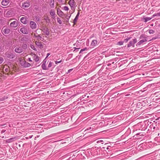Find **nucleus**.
Returning a JSON list of instances; mask_svg holds the SVG:
<instances>
[{"mask_svg": "<svg viewBox=\"0 0 160 160\" xmlns=\"http://www.w3.org/2000/svg\"><path fill=\"white\" fill-rule=\"evenodd\" d=\"M0 69L1 72H3L5 74L10 75H12L14 72L17 71L18 68L16 65L11 64L9 66L7 65H2Z\"/></svg>", "mask_w": 160, "mask_h": 160, "instance_id": "nucleus-1", "label": "nucleus"}, {"mask_svg": "<svg viewBox=\"0 0 160 160\" xmlns=\"http://www.w3.org/2000/svg\"><path fill=\"white\" fill-rule=\"evenodd\" d=\"M158 122H156L155 121H153V122H150L149 124L148 123V126H149V128L150 130L152 132L156 130H158L159 128L158 126H157V123Z\"/></svg>", "mask_w": 160, "mask_h": 160, "instance_id": "nucleus-2", "label": "nucleus"}, {"mask_svg": "<svg viewBox=\"0 0 160 160\" xmlns=\"http://www.w3.org/2000/svg\"><path fill=\"white\" fill-rule=\"evenodd\" d=\"M72 157H73V158L72 160H82L85 158V157L81 153H79L78 154L76 153L72 156Z\"/></svg>", "mask_w": 160, "mask_h": 160, "instance_id": "nucleus-3", "label": "nucleus"}, {"mask_svg": "<svg viewBox=\"0 0 160 160\" xmlns=\"http://www.w3.org/2000/svg\"><path fill=\"white\" fill-rule=\"evenodd\" d=\"M19 32L24 34H28L29 32V31L27 28L25 26L20 27L19 28Z\"/></svg>", "mask_w": 160, "mask_h": 160, "instance_id": "nucleus-4", "label": "nucleus"}, {"mask_svg": "<svg viewBox=\"0 0 160 160\" xmlns=\"http://www.w3.org/2000/svg\"><path fill=\"white\" fill-rule=\"evenodd\" d=\"M19 60L21 66L24 67H26L28 66V65H27V64H29V63L26 62L24 59V58L23 57L19 58Z\"/></svg>", "mask_w": 160, "mask_h": 160, "instance_id": "nucleus-5", "label": "nucleus"}, {"mask_svg": "<svg viewBox=\"0 0 160 160\" xmlns=\"http://www.w3.org/2000/svg\"><path fill=\"white\" fill-rule=\"evenodd\" d=\"M149 104H150L148 105V106H150L152 108H155L159 105L158 102H156L155 101H151Z\"/></svg>", "mask_w": 160, "mask_h": 160, "instance_id": "nucleus-6", "label": "nucleus"}, {"mask_svg": "<svg viewBox=\"0 0 160 160\" xmlns=\"http://www.w3.org/2000/svg\"><path fill=\"white\" fill-rule=\"evenodd\" d=\"M68 3L72 9L76 6V3L74 0H69Z\"/></svg>", "mask_w": 160, "mask_h": 160, "instance_id": "nucleus-7", "label": "nucleus"}, {"mask_svg": "<svg viewBox=\"0 0 160 160\" xmlns=\"http://www.w3.org/2000/svg\"><path fill=\"white\" fill-rule=\"evenodd\" d=\"M141 102H138L137 103V106L138 108H140L141 106H145L147 103L146 102L147 101H141Z\"/></svg>", "mask_w": 160, "mask_h": 160, "instance_id": "nucleus-8", "label": "nucleus"}, {"mask_svg": "<svg viewBox=\"0 0 160 160\" xmlns=\"http://www.w3.org/2000/svg\"><path fill=\"white\" fill-rule=\"evenodd\" d=\"M29 26L32 29H35L37 28L36 23L34 21H31L30 22Z\"/></svg>", "mask_w": 160, "mask_h": 160, "instance_id": "nucleus-9", "label": "nucleus"}, {"mask_svg": "<svg viewBox=\"0 0 160 160\" xmlns=\"http://www.w3.org/2000/svg\"><path fill=\"white\" fill-rule=\"evenodd\" d=\"M31 58L33 59V61H35V62H38L39 59V57L37 56L34 53H32L31 54Z\"/></svg>", "mask_w": 160, "mask_h": 160, "instance_id": "nucleus-10", "label": "nucleus"}, {"mask_svg": "<svg viewBox=\"0 0 160 160\" xmlns=\"http://www.w3.org/2000/svg\"><path fill=\"white\" fill-rule=\"evenodd\" d=\"M2 32L3 34H8L10 32V29L7 28H3L2 29Z\"/></svg>", "mask_w": 160, "mask_h": 160, "instance_id": "nucleus-11", "label": "nucleus"}, {"mask_svg": "<svg viewBox=\"0 0 160 160\" xmlns=\"http://www.w3.org/2000/svg\"><path fill=\"white\" fill-rule=\"evenodd\" d=\"M96 152H97V155H100L101 154L102 155H106V153H107V151L105 150H103L101 149V150H98V152L97 150L96 151Z\"/></svg>", "mask_w": 160, "mask_h": 160, "instance_id": "nucleus-12", "label": "nucleus"}, {"mask_svg": "<svg viewBox=\"0 0 160 160\" xmlns=\"http://www.w3.org/2000/svg\"><path fill=\"white\" fill-rule=\"evenodd\" d=\"M10 2V0H2L1 3L2 6H6L8 5Z\"/></svg>", "mask_w": 160, "mask_h": 160, "instance_id": "nucleus-13", "label": "nucleus"}, {"mask_svg": "<svg viewBox=\"0 0 160 160\" xmlns=\"http://www.w3.org/2000/svg\"><path fill=\"white\" fill-rule=\"evenodd\" d=\"M32 37L33 38H37L38 40H42L41 37L39 35L38 33H35V32H32L31 34Z\"/></svg>", "mask_w": 160, "mask_h": 160, "instance_id": "nucleus-14", "label": "nucleus"}, {"mask_svg": "<svg viewBox=\"0 0 160 160\" xmlns=\"http://www.w3.org/2000/svg\"><path fill=\"white\" fill-rule=\"evenodd\" d=\"M35 43V44L40 49H42L43 48L44 45L43 43L38 41H36Z\"/></svg>", "mask_w": 160, "mask_h": 160, "instance_id": "nucleus-15", "label": "nucleus"}, {"mask_svg": "<svg viewBox=\"0 0 160 160\" xmlns=\"http://www.w3.org/2000/svg\"><path fill=\"white\" fill-rule=\"evenodd\" d=\"M29 2L28 1H26L22 3V7L23 8H27L30 6Z\"/></svg>", "mask_w": 160, "mask_h": 160, "instance_id": "nucleus-16", "label": "nucleus"}, {"mask_svg": "<svg viewBox=\"0 0 160 160\" xmlns=\"http://www.w3.org/2000/svg\"><path fill=\"white\" fill-rule=\"evenodd\" d=\"M18 25V22L17 20L14 21L10 24V26L13 28H16L17 27Z\"/></svg>", "mask_w": 160, "mask_h": 160, "instance_id": "nucleus-17", "label": "nucleus"}, {"mask_svg": "<svg viewBox=\"0 0 160 160\" xmlns=\"http://www.w3.org/2000/svg\"><path fill=\"white\" fill-rule=\"evenodd\" d=\"M15 51L18 53H20L23 52V49L22 47H16L14 50Z\"/></svg>", "mask_w": 160, "mask_h": 160, "instance_id": "nucleus-18", "label": "nucleus"}, {"mask_svg": "<svg viewBox=\"0 0 160 160\" xmlns=\"http://www.w3.org/2000/svg\"><path fill=\"white\" fill-rule=\"evenodd\" d=\"M21 22L24 24H26L28 22V18L26 17H23L20 19Z\"/></svg>", "mask_w": 160, "mask_h": 160, "instance_id": "nucleus-19", "label": "nucleus"}, {"mask_svg": "<svg viewBox=\"0 0 160 160\" xmlns=\"http://www.w3.org/2000/svg\"><path fill=\"white\" fill-rule=\"evenodd\" d=\"M17 139L16 137H13L10 138L9 139L6 140V142L7 143H11L15 141Z\"/></svg>", "mask_w": 160, "mask_h": 160, "instance_id": "nucleus-20", "label": "nucleus"}, {"mask_svg": "<svg viewBox=\"0 0 160 160\" xmlns=\"http://www.w3.org/2000/svg\"><path fill=\"white\" fill-rule=\"evenodd\" d=\"M71 15H70L69 16L68 14V13L65 14V18L63 19L64 21L66 22H68L69 21V19L70 18Z\"/></svg>", "mask_w": 160, "mask_h": 160, "instance_id": "nucleus-21", "label": "nucleus"}, {"mask_svg": "<svg viewBox=\"0 0 160 160\" xmlns=\"http://www.w3.org/2000/svg\"><path fill=\"white\" fill-rule=\"evenodd\" d=\"M43 32L46 35H48L49 34L50 31L47 28H45L43 30Z\"/></svg>", "mask_w": 160, "mask_h": 160, "instance_id": "nucleus-22", "label": "nucleus"}, {"mask_svg": "<svg viewBox=\"0 0 160 160\" xmlns=\"http://www.w3.org/2000/svg\"><path fill=\"white\" fill-rule=\"evenodd\" d=\"M50 14L52 16V18H55V12L54 10H51L50 12Z\"/></svg>", "mask_w": 160, "mask_h": 160, "instance_id": "nucleus-23", "label": "nucleus"}, {"mask_svg": "<svg viewBox=\"0 0 160 160\" xmlns=\"http://www.w3.org/2000/svg\"><path fill=\"white\" fill-rule=\"evenodd\" d=\"M27 57L28 58L27 59V60L30 63L32 62L33 60L31 58V55L29 56H27Z\"/></svg>", "mask_w": 160, "mask_h": 160, "instance_id": "nucleus-24", "label": "nucleus"}, {"mask_svg": "<svg viewBox=\"0 0 160 160\" xmlns=\"http://www.w3.org/2000/svg\"><path fill=\"white\" fill-rule=\"evenodd\" d=\"M57 13L60 17H62L63 14V12L60 9H58L57 10Z\"/></svg>", "mask_w": 160, "mask_h": 160, "instance_id": "nucleus-25", "label": "nucleus"}, {"mask_svg": "<svg viewBox=\"0 0 160 160\" xmlns=\"http://www.w3.org/2000/svg\"><path fill=\"white\" fill-rule=\"evenodd\" d=\"M108 101H103L102 102V106H103V107H106L107 106H108L109 103H108Z\"/></svg>", "mask_w": 160, "mask_h": 160, "instance_id": "nucleus-26", "label": "nucleus"}, {"mask_svg": "<svg viewBox=\"0 0 160 160\" xmlns=\"http://www.w3.org/2000/svg\"><path fill=\"white\" fill-rule=\"evenodd\" d=\"M98 44V41L96 40H93L92 41L91 43V45L92 46L94 47L96 46Z\"/></svg>", "mask_w": 160, "mask_h": 160, "instance_id": "nucleus-27", "label": "nucleus"}, {"mask_svg": "<svg viewBox=\"0 0 160 160\" xmlns=\"http://www.w3.org/2000/svg\"><path fill=\"white\" fill-rule=\"evenodd\" d=\"M79 14H80V13H79V11L78 12L76 17H75V19L74 20L73 22L74 23H75L77 22L78 19V17L79 15Z\"/></svg>", "mask_w": 160, "mask_h": 160, "instance_id": "nucleus-28", "label": "nucleus"}, {"mask_svg": "<svg viewBox=\"0 0 160 160\" xmlns=\"http://www.w3.org/2000/svg\"><path fill=\"white\" fill-rule=\"evenodd\" d=\"M142 128L141 130H145L147 128V126L146 125V124L144 123H142V124L141 125Z\"/></svg>", "mask_w": 160, "mask_h": 160, "instance_id": "nucleus-29", "label": "nucleus"}, {"mask_svg": "<svg viewBox=\"0 0 160 160\" xmlns=\"http://www.w3.org/2000/svg\"><path fill=\"white\" fill-rule=\"evenodd\" d=\"M147 41V40L146 38H144L143 39L141 40L140 41H139L138 43L139 45H141L142 44L143 42H146Z\"/></svg>", "mask_w": 160, "mask_h": 160, "instance_id": "nucleus-30", "label": "nucleus"}, {"mask_svg": "<svg viewBox=\"0 0 160 160\" xmlns=\"http://www.w3.org/2000/svg\"><path fill=\"white\" fill-rule=\"evenodd\" d=\"M43 18L44 19L46 20L47 22L49 21V17L47 15H45L44 16Z\"/></svg>", "mask_w": 160, "mask_h": 160, "instance_id": "nucleus-31", "label": "nucleus"}, {"mask_svg": "<svg viewBox=\"0 0 160 160\" xmlns=\"http://www.w3.org/2000/svg\"><path fill=\"white\" fill-rule=\"evenodd\" d=\"M7 57L10 58H13L14 57V55L12 54H7Z\"/></svg>", "mask_w": 160, "mask_h": 160, "instance_id": "nucleus-32", "label": "nucleus"}, {"mask_svg": "<svg viewBox=\"0 0 160 160\" xmlns=\"http://www.w3.org/2000/svg\"><path fill=\"white\" fill-rule=\"evenodd\" d=\"M152 18L149 17H146L144 18V19L145 20V22H147L148 21L150 20Z\"/></svg>", "mask_w": 160, "mask_h": 160, "instance_id": "nucleus-33", "label": "nucleus"}, {"mask_svg": "<svg viewBox=\"0 0 160 160\" xmlns=\"http://www.w3.org/2000/svg\"><path fill=\"white\" fill-rule=\"evenodd\" d=\"M22 48L24 49H26L28 48V46L26 44H23L22 46Z\"/></svg>", "mask_w": 160, "mask_h": 160, "instance_id": "nucleus-34", "label": "nucleus"}, {"mask_svg": "<svg viewBox=\"0 0 160 160\" xmlns=\"http://www.w3.org/2000/svg\"><path fill=\"white\" fill-rule=\"evenodd\" d=\"M30 47L32 49L34 50H35V51L36 50V48H35V47H34V46L32 44H30Z\"/></svg>", "mask_w": 160, "mask_h": 160, "instance_id": "nucleus-35", "label": "nucleus"}, {"mask_svg": "<svg viewBox=\"0 0 160 160\" xmlns=\"http://www.w3.org/2000/svg\"><path fill=\"white\" fill-rule=\"evenodd\" d=\"M63 9L64 10L68 11L69 10V8H68L67 6H64L63 7Z\"/></svg>", "mask_w": 160, "mask_h": 160, "instance_id": "nucleus-36", "label": "nucleus"}, {"mask_svg": "<svg viewBox=\"0 0 160 160\" xmlns=\"http://www.w3.org/2000/svg\"><path fill=\"white\" fill-rule=\"evenodd\" d=\"M79 105H83V104H85V102H83V101H81L77 103Z\"/></svg>", "mask_w": 160, "mask_h": 160, "instance_id": "nucleus-37", "label": "nucleus"}, {"mask_svg": "<svg viewBox=\"0 0 160 160\" xmlns=\"http://www.w3.org/2000/svg\"><path fill=\"white\" fill-rule=\"evenodd\" d=\"M42 67L43 69L46 70L47 69L46 67L45 64H42Z\"/></svg>", "mask_w": 160, "mask_h": 160, "instance_id": "nucleus-38", "label": "nucleus"}, {"mask_svg": "<svg viewBox=\"0 0 160 160\" xmlns=\"http://www.w3.org/2000/svg\"><path fill=\"white\" fill-rule=\"evenodd\" d=\"M57 22L60 24H61L62 23V21L59 18H57Z\"/></svg>", "mask_w": 160, "mask_h": 160, "instance_id": "nucleus-39", "label": "nucleus"}, {"mask_svg": "<svg viewBox=\"0 0 160 160\" xmlns=\"http://www.w3.org/2000/svg\"><path fill=\"white\" fill-rule=\"evenodd\" d=\"M123 42L122 41L119 42L117 43V44L118 45H123Z\"/></svg>", "mask_w": 160, "mask_h": 160, "instance_id": "nucleus-40", "label": "nucleus"}, {"mask_svg": "<svg viewBox=\"0 0 160 160\" xmlns=\"http://www.w3.org/2000/svg\"><path fill=\"white\" fill-rule=\"evenodd\" d=\"M154 32V31L152 29H150L149 31V33L150 34H153Z\"/></svg>", "mask_w": 160, "mask_h": 160, "instance_id": "nucleus-41", "label": "nucleus"}, {"mask_svg": "<svg viewBox=\"0 0 160 160\" xmlns=\"http://www.w3.org/2000/svg\"><path fill=\"white\" fill-rule=\"evenodd\" d=\"M3 61V59L2 58L0 57V64L2 63Z\"/></svg>", "mask_w": 160, "mask_h": 160, "instance_id": "nucleus-42", "label": "nucleus"}, {"mask_svg": "<svg viewBox=\"0 0 160 160\" xmlns=\"http://www.w3.org/2000/svg\"><path fill=\"white\" fill-rule=\"evenodd\" d=\"M52 65V63L51 62H50L49 64L48 65V67H51Z\"/></svg>", "mask_w": 160, "mask_h": 160, "instance_id": "nucleus-43", "label": "nucleus"}, {"mask_svg": "<svg viewBox=\"0 0 160 160\" xmlns=\"http://www.w3.org/2000/svg\"><path fill=\"white\" fill-rule=\"evenodd\" d=\"M157 159L158 160H160V153L157 156Z\"/></svg>", "mask_w": 160, "mask_h": 160, "instance_id": "nucleus-44", "label": "nucleus"}, {"mask_svg": "<svg viewBox=\"0 0 160 160\" xmlns=\"http://www.w3.org/2000/svg\"><path fill=\"white\" fill-rule=\"evenodd\" d=\"M153 16H160V13H158L153 15Z\"/></svg>", "mask_w": 160, "mask_h": 160, "instance_id": "nucleus-45", "label": "nucleus"}, {"mask_svg": "<svg viewBox=\"0 0 160 160\" xmlns=\"http://www.w3.org/2000/svg\"><path fill=\"white\" fill-rule=\"evenodd\" d=\"M6 131V130H5V129H2V130H1V133L2 134L3 133H4V132H5Z\"/></svg>", "mask_w": 160, "mask_h": 160, "instance_id": "nucleus-46", "label": "nucleus"}, {"mask_svg": "<svg viewBox=\"0 0 160 160\" xmlns=\"http://www.w3.org/2000/svg\"><path fill=\"white\" fill-rule=\"evenodd\" d=\"M151 101H147V102H146V103H147L146 105L148 106L149 104Z\"/></svg>", "mask_w": 160, "mask_h": 160, "instance_id": "nucleus-47", "label": "nucleus"}, {"mask_svg": "<svg viewBox=\"0 0 160 160\" xmlns=\"http://www.w3.org/2000/svg\"><path fill=\"white\" fill-rule=\"evenodd\" d=\"M15 144L16 145L18 146L19 147H21V145L20 144H18V143H16Z\"/></svg>", "mask_w": 160, "mask_h": 160, "instance_id": "nucleus-48", "label": "nucleus"}, {"mask_svg": "<svg viewBox=\"0 0 160 160\" xmlns=\"http://www.w3.org/2000/svg\"><path fill=\"white\" fill-rule=\"evenodd\" d=\"M103 141L102 140H98L97 141V143H101L102 142H103Z\"/></svg>", "mask_w": 160, "mask_h": 160, "instance_id": "nucleus-49", "label": "nucleus"}, {"mask_svg": "<svg viewBox=\"0 0 160 160\" xmlns=\"http://www.w3.org/2000/svg\"><path fill=\"white\" fill-rule=\"evenodd\" d=\"M92 129V128L91 127H89L88 128H87V129H86L85 130V131H86L87 130H89L91 129Z\"/></svg>", "mask_w": 160, "mask_h": 160, "instance_id": "nucleus-50", "label": "nucleus"}, {"mask_svg": "<svg viewBox=\"0 0 160 160\" xmlns=\"http://www.w3.org/2000/svg\"><path fill=\"white\" fill-rule=\"evenodd\" d=\"M86 49H87L86 48H85L83 49H82L81 50L80 52H83V51H85Z\"/></svg>", "mask_w": 160, "mask_h": 160, "instance_id": "nucleus-51", "label": "nucleus"}, {"mask_svg": "<svg viewBox=\"0 0 160 160\" xmlns=\"http://www.w3.org/2000/svg\"><path fill=\"white\" fill-rule=\"evenodd\" d=\"M61 62V61H56L55 62V63L56 64H57L58 63H60Z\"/></svg>", "mask_w": 160, "mask_h": 160, "instance_id": "nucleus-52", "label": "nucleus"}, {"mask_svg": "<svg viewBox=\"0 0 160 160\" xmlns=\"http://www.w3.org/2000/svg\"><path fill=\"white\" fill-rule=\"evenodd\" d=\"M50 55V53H48L47 54V57H46V58H47V57H48L49 55Z\"/></svg>", "mask_w": 160, "mask_h": 160, "instance_id": "nucleus-53", "label": "nucleus"}, {"mask_svg": "<svg viewBox=\"0 0 160 160\" xmlns=\"http://www.w3.org/2000/svg\"><path fill=\"white\" fill-rule=\"evenodd\" d=\"M143 144H141L139 146L140 147H142L143 146Z\"/></svg>", "mask_w": 160, "mask_h": 160, "instance_id": "nucleus-54", "label": "nucleus"}, {"mask_svg": "<svg viewBox=\"0 0 160 160\" xmlns=\"http://www.w3.org/2000/svg\"><path fill=\"white\" fill-rule=\"evenodd\" d=\"M32 137V136H30L29 137V138H31Z\"/></svg>", "mask_w": 160, "mask_h": 160, "instance_id": "nucleus-55", "label": "nucleus"}, {"mask_svg": "<svg viewBox=\"0 0 160 160\" xmlns=\"http://www.w3.org/2000/svg\"><path fill=\"white\" fill-rule=\"evenodd\" d=\"M109 147H111L109 146H108V147L106 148L107 149V150L109 149Z\"/></svg>", "mask_w": 160, "mask_h": 160, "instance_id": "nucleus-56", "label": "nucleus"}, {"mask_svg": "<svg viewBox=\"0 0 160 160\" xmlns=\"http://www.w3.org/2000/svg\"><path fill=\"white\" fill-rule=\"evenodd\" d=\"M77 101H75V102H73V103L74 104H76L77 103Z\"/></svg>", "mask_w": 160, "mask_h": 160, "instance_id": "nucleus-57", "label": "nucleus"}, {"mask_svg": "<svg viewBox=\"0 0 160 160\" xmlns=\"http://www.w3.org/2000/svg\"><path fill=\"white\" fill-rule=\"evenodd\" d=\"M25 138L26 139H28L29 138H28V137H26Z\"/></svg>", "mask_w": 160, "mask_h": 160, "instance_id": "nucleus-58", "label": "nucleus"}, {"mask_svg": "<svg viewBox=\"0 0 160 160\" xmlns=\"http://www.w3.org/2000/svg\"><path fill=\"white\" fill-rule=\"evenodd\" d=\"M25 144H23V145H22V147H24V146Z\"/></svg>", "mask_w": 160, "mask_h": 160, "instance_id": "nucleus-59", "label": "nucleus"}, {"mask_svg": "<svg viewBox=\"0 0 160 160\" xmlns=\"http://www.w3.org/2000/svg\"><path fill=\"white\" fill-rule=\"evenodd\" d=\"M102 148H103V149L104 148H105V147H102Z\"/></svg>", "mask_w": 160, "mask_h": 160, "instance_id": "nucleus-60", "label": "nucleus"}, {"mask_svg": "<svg viewBox=\"0 0 160 160\" xmlns=\"http://www.w3.org/2000/svg\"><path fill=\"white\" fill-rule=\"evenodd\" d=\"M81 107H84V106H81Z\"/></svg>", "mask_w": 160, "mask_h": 160, "instance_id": "nucleus-61", "label": "nucleus"}, {"mask_svg": "<svg viewBox=\"0 0 160 160\" xmlns=\"http://www.w3.org/2000/svg\"><path fill=\"white\" fill-rule=\"evenodd\" d=\"M85 106L87 107V105H85Z\"/></svg>", "mask_w": 160, "mask_h": 160, "instance_id": "nucleus-62", "label": "nucleus"}, {"mask_svg": "<svg viewBox=\"0 0 160 160\" xmlns=\"http://www.w3.org/2000/svg\"><path fill=\"white\" fill-rule=\"evenodd\" d=\"M83 154L85 155L84 153H83Z\"/></svg>", "mask_w": 160, "mask_h": 160, "instance_id": "nucleus-63", "label": "nucleus"}, {"mask_svg": "<svg viewBox=\"0 0 160 160\" xmlns=\"http://www.w3.org/2000/svg\"><path fill=\"white\" fill-rule=\"evenodd\" d=\"M89 101V102H90V101Z\"/></svg>", "mask_w": 160, "mask_h": 160, "instance_id": "nucleus-64", "label": "nucleus"}]
</instances>
